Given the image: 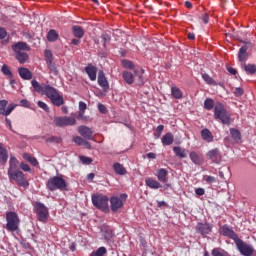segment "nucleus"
<instances>
[{
  "instance_id": "nucleus-1",
  "label": "nucleus",
  "mask_w": 256,
  "mask_h": 256,
  "mask_svg": "<svg viewBox=\"0 0 256 256\" xmlns=\"http://www.w3.org/2000/svg\"><path fill=\"white\" fill-rule=\"evenodd\" d=\"M7 175L10 183H16L19 187H24V189L29 187V181L25 178V174L19 170V160L15 156L10 157Z\"/></svg>"
},
{
  "instance_id": "nucleus-2",
  "label": "nucleus",
  "mask_w": 256,
  "mask_h": 256,
  "mask_svg": "<svg viewBox=\"0 0 256 256\" xmlns=\"http://www.w3.org/2000/svg\"><path fill=\"white\" fill-rule=\"evenodd\" d=\"M214 119H216V121H219L223 125H231V123H233V120L231 119V114L221 103L216 104L214 107Z\"/></svg>"
},
{
  "instance_id": "nucleus-3",
  "label": "nucleus",
  "mask_w": 256,
  "mask_h": 256,
  "mask_svg": "<svg viewBox=\"0 0 256 256\" xmlns=\"http://www.w3.org/2000/svg\"><path fill=\"white\" fill-rule=\"evenodd\" d=\"M143 73H145V70L143 69L134 70V74L129 71H124L122 77L128 85H133V83L136 85H144L145 80L143 78Z\"/></svg>"
},
{
  "instance_id": "nucleus-4",
  "label": "nucleus",
  "mask_w": 256,
  "mask_h": 256,
  "mask_svg": "<svg viewBox=\"0 0 256 256\" xmlns=\"http://www.w3.org/2000/svg\"><path fill=\"white\" fill-rule=\"evenodd\" d=\"M46 187L49 191H65L67 182L62 176H53L46 182Z\"/></svg>"
},
{
  "instance_id": "nucleus-5",
  "label": "nucleus",
  "mask_w": 256,
  "mask_h": 256,
  "mask_svg": "<svg viewBox=\"0 0 256 256\" xmlns=\"http://www.w3.org/2000/svg\"><path fill=\"white\" fill-rule=\"evenodd\" d=\"M48 99H50L52 105H56V107H61L65 103L63 100V96L59 94V91L52 87L51 85H47L44 90V94Z\"/></svg>"
},
{
  "instance_id": "nucleus-6",
  "label": "nucleus",
  "mask_w": 256,
  "mask_h": 256,
  "mask_svg": "<svg viewBox=\"0 0 256 256\" xmlns=\"http://www.w3.org/2000/svg\"><path fill=\"white\" fill-rule=\"evenodd\" d=\"M6 229L11 233H15V231H19V225L21 220L19 219V215L15 212H7L6 213Z\"/></svg>"
},
{
  "instance_id": "nucleus-7",
  "label": "nucleus",
  "mask_w": 256,
  "mask_h": 256,
  "mask_svg": "<svg viewBox=\"0 0 256 256\" xmlns=\"http://www.w3.org/2000/svg\"><path fill=\"white\" fill-rule=\"evenodd\" d=\"M92 203L94 207H97V209H101L102 211H107V209H109V197L103 194L92 195Z\"/></svg>"
},
{
  "instance_id": "nucleus-8",
  "label": "nucleus",
  "mask_w": 256,
  "mask_h": 256,
  "mask_svg": "<svg viewBox=\"0 0 256 256\" xmlns=\"http://www.w3.org/2000/svg\"><path fill=\"white\" fill-rule=\"evenodd\" d=\"M235 245H236L239 253L243 256H252L253 253H255V248H253V245L247 244L240 238H238L236 240Z\"/></svg>"
},
{
  "instance_id": "nucleus-9",
  "label": "nucleus",
  "mask_w": 256,
  "mask_h": 256,
  "mask_svg": "<svg viewBox=\"0 0 256 256\" xmlns=\"http://www.w3.org/2000/svg\"><path fill=\"white\" fill-rule=\"evenodd\" d=\"M54 123L57 127H73L77 125V120L71 116H60L54 118Z\"/></svg>"
},
{
  "instance_id": "nucleus-10",
  "label": "nucleus",
  "mask_w": 256,
  "mask_h": 256,
  "mask_svg": "<svg viewBox=\"0 0 256 256\" xmlns=\"http://www.w3.org/2000/svg\"><path fill=\"white\" fill-rule=\"evenodd\" d=\"M34 209L36 211L38 220L42 223H46L47 218L49 217V210L45 207V204L36 202L34 204Z\"/></svg>"
},
{
  "instance_id": "nucleus-11",
  "label": "nucleus",
  "mask_w": 256,
  "mask_h": 256,
  "mask_svg": "<svg viewBox=\"0 0 256 256\" xmlns=\"http://www.w3.org/2000/svg\"><path fill=\"white\" fill-rule=\"evenodd\" d=\"M127 200V194H121L120 197L113 196L110 199V207L112 211H119L123 207V201Z\"/></svg>"
},
{
  "instance_id": "nucleus-12",
  "label": "nucleus",
  "mask_w": 256,
  "mask_h": 256,
  "mask_svg": "<svg viewBox=\"0 0 256 256\" xmlns=\"http://www.w3.org/2000/svg\"><path fill=\"white\" fill-rule=\"evenodd\" d=\"M219 233L224 237H229V239H232L234 243L239 239V236L237 235V233H235V231H233V229L228 225H224L220 227Z\"/></svg>"
},
{
  "instance_id": "nucleus-13",
  "label": "nucleus",
  "mask_w": 256,
  "mask_h": 256,
  "mask_svg": "<svg viewBox=\"0 0 256 256\" xmlns=\"http://www.w3.org/2000/svg\"><path fill=\"white\" fill-rule=\"evenodd\" d=\"M206 157L216 165H219L222 161L221 151L218 148L208 151Z\"/></svg>"
},
{
  "instance_id": "nucleus-14",
  "label": "nucleus",
  "mask_w": 256,
  "mask_h": 256,
  "mask_svg": "<svg viewBox=\"0 0 256 256\" xmlns=\"http://www.w3.org/2000/svg\"><path fill=\"white\" fill-rule=\"evenodd\" d=\"M213 231V225L209 223H198L196 226V232L200 233V235H209Z\"/></svg>"
},
{
  "instance_id": "nucleus-15",
  "label": "nucleus",
  "mask_w": 256,
  "mask_h": 256,
  "mask_svg": "<svg viewBox=\"0 0 256 256\" xmlns=\"http://www.w3.org/2000/svg\"><path fill=\"white\" fill-rule=\"evenodd\" d=\"M78 133H80L84 139H88L89 141L93 140V130L87 126H79Z\"/></svg>"
},
{
  "instance_id": "nucleus-16",
  "label": "nucleus",
  "mask_w": 256,
  "mask_h": 256,
  "mask_svg": "<svg viewBox=\"0 0 256 256\" xmlns=\"http://www.w3.org/2000/svg\"><path fill=\"white\" fill-rule=\"evenodd\" d=\"M12 50L14 53H23V51H31V47H29L27 42H17L12 45Z\"/></svg>"
},
{
  "instance_id": "nucleus-17",
  "label": "nucleus",
  "mask_w": 256,
  "mask_h": 256,
  "mask_svg": "<svg viewBox=\"0 0 256 256\" xmlns=\"http://www.w3.org/2000/svg\"><path fill=\"white\" fill-rule=\"evenodd\" d=\"M98 85L103 89V91H109V81H107V77H105V73H103V71L98 73Z\"/></svg>"
},
{
  "instance_id": "nucleus-18",
  "label": "nucleus",
  "mask_w": 256,
  "mask_h": 256,
  "mask_svg": "<svg viewBox=\"0 0 256 256\" xmlns=\"http://www.w3.org/2000/svg\"><path fill=\"white\" fill-rule=\"evenodd\" d=\"M85 71H86L90 81L97 80V67L93 66L92 64H89L85 67Z\"/></svg>"
},
{
  "instance_id": "nucleus-19",
  "label": "nucleus",
  "mask_w": 256,
  "mask_h": 256,
  "mask_svg": "<svg viewBox=\"0 0 256 256\" xmlns=\"http://www.w3.org/2000/svg\"><path fill=\"white\" fill-rule=\"evenodd\" d=\"M31 85L36 91V93H40V95H44L45 89H47V84H40L37 80H32Z\"/></svg>"
},
{
  "instance_id": "nucleus-20",
  "label": "nucleus",
  "mask_w": 256,
  "mask_h": 256,
  "mask_svg": "<svg viewBox=\"0 0 256 256\" xmlns=\"http://www.w3.org/2000/svg\"><path fill=\"white\" fill-rule=\"evenodd\" d=\"M168 175L169 172L167 169L161 168L157 171L156 177L161 183H167L169 181V178H167Z\"/></svg>"
},
{
  "instance_id": "nucleus-21",
  "label": "nucleus",
  "mask_w": 256,
  "mask_h": 256,
  "mask_svg": "<svg viewBox=\"0 0 256 256\" xmlns=\"http://www.w3.org/2000/svg\"><path fill=\"white\" fill-rule=\"evenodd\" d=\"M201 137L206 143H213V133L211 130L205 128L201 130Z\"/></svg>"
},
{
  "instance_id": "nucleus-22",
  "label": "nucleus",
  "mask_w": 256,
  "mask_h": 256,
  "mask_svg": "<svg viewBox=\"0 0 256 256\" xmlns=\"http://www.w3.org/2000/svg\"><path fill=\"white\" fill-rule=\"evenodd\" d=\"M145 184L147 187H150V189H161L162 185L157 180L153 178H146Z\"/></svg>"
},
{
  "instance_id": "nucleus-23",
  "label": "nucleus",
  "mask_w": 256,
  "mask_h": 256,
  "mask_svg": "<svg viewBox=\"0 0 256 256\" xmlns=\"http://www.w3.org/2000/svg\"><path fill=\"white\" fill-rule=\"evenodd\" d=\"M8 159H9V153L7 152V149L3 147V144L0 143V163H2V165H5Z\"/></svg>"
},
{
  "instance_id": "nucleus-24",
  "label": "nucleus",
  "mask_w": 256,
  "mask_h": 256,
  "mask_svg": "<svg viewBox=\"0 0 256 256\" xmlns=\"http://www.w3.org/2000/svg\"><path fill=\"white\" fill-rule=\"evenodd\" d=\"M162 145H173V141H175V137L171 132L166 133L161 138Z\"/></svg>"
},
{
  "instance_id": "nucleus-25",
  "label": "nucleus",
  "mask_w": 256,
  "mask_h": 256,
  "mask_svg": "<svg viewBox=\"0 0 256 256\" xmlns=\"http://www.w3.org/2000/svg\"><path fill=\"white\" fill-rule=\"evenodd\" d=\"M113 169H114V172L116 173V175H127V170L119 162L114 163Z\"/></svg>"
},
{
  "instance_id": "nucleus-26",
  "label": "nucleus",
  "mask_w": 256,
  "mask_h": 256,
  "mask_svg": "<svg viewBox=\"0 0 256 256\" xmlns=\"http://www.w3.org/2000/svg\"><path fill=\"white\" fill-rule=\"evenodd\" d=\"M18 73L22 79L29 80V79H32L33 77V74L27 68H19Z\"/></svg>"
},
{
  "instance_id": "nucleus-27",
  "label": "nucleus",
  "mask_w": 256,
  "mask_h": 256,
  "mask_svg": "<svg viewBox=\"0 0 256 256\" xmlns=\"http://www.w3.org/2000/svg\"><path fill=\"white\" fill-rule=\"evenodd\" d=\"M173 151L176 157H180V159H185L187 157V150L181 148L180 146H174Z\"/></svg>"
},
{
  "instance_id": "nucleus-28",
  "label": "nucleus",
  "mask_w": 256,
  "mask_h": 256,
  "mask_svg": "<svg viewBox=\"0 0 256 256\" xmlns=\"http://www.w3.org/2000/svg\"><path fill=\"white\" fill-rule=\"evenodd\" d=\"M190 159L194 165H201L203 163V158L197 152H191L190 153Z\"/></svg>"
},
{
  "instance_id": "nucleus-29",
  "label": "nucleus",
  "mask_w": 256,
  "mask_h": 256,
  "mask_svg": "<svg viewBox=\"0 0 256 256\" xmlns=\"http://www.w3.org/2000/svg\"><path fill=\"white\" fill-rule=\"evenodd\" d=\"M72 31L74 36H76L78 39H83L85 31L81 26H73Z\"/></svg>"
},
{
  "instance_id": "nucleus-30",
  "label": "nucleus",
  "mask_w": 256,
  "mask_h": 256,
  "mask_svg": "<svg viewBox=\"0 0 256 256\" xmlns=\"http://www.w3.org/2000/svg\"><path fill=\"white\" fill-rule=\"evenodd\" d=\"M16 59L22 64L27 63L29 61V54L26 52H16Z\"/></svg>"
},
{
  "instance_id": "nucleus-31",
  "label": "nucleus",
  "mask_w": 256,
  "mask_h": 256,
  "mask_svg": "<svg viewBox=\"0 0 256 256\" xmlns=\"http://www.w3.org/2000/svg\"><path fill=\"white\" fill-rule=\"evenodd\" d=\"M230 135L232 139H234L235 143H239L241 141V132L239 130L231 128Z\"/></svg>"
},
{
  "instance_id": "nucleus-32",
  "label": "nucleus",
  "mask_w": 256,
  "mask_h": 256,
  "mask_svg": "<svg viewBox=\"0 0 256 256\" xmlns=\"http://www.w3.org/2000/svg\"><path fill=\"white\" fill-rule=\"evenodd\" d=\"M23 157L25 161H28V163L33 165V167H37V165H39V161H37V158L29 155L28 153H25Z\"/></svg>"
},
{
  "instance_id": "nucleus-33",
  "label": "nucleus",
  "mask_w": 256,
  "mask_h": 256,
  "mask_svg": "<svg viewBox=\"0 0 256 256\" xmlns=\"http://www.w3.org/2000/svg\"><path fill=\"white\" fill-rule=\"evenodd\" d=\"M47 39L53 43L59 39V33H57L55 30H50L47 34Z\"/></svg>"
},
{
  "instance_id": "nucleus-34",
  "label": "nucleus",
  "mask_w": 256,
  "mask_h": 256,
  "mask_svg": "<svg viewBox=\"0 0 256 256\" xmlns=\"http://www.w3.org/2000/svg\"><path fill=\"white\" fill-rule=\"evenodd\" d=\"M1 72L3 75H5L8 79H13V72L11 71V68L7 65H3L1 67Z\"/></svg>"
},
{
  "instance_id": "nucleus-35",
  "label": "nucleus",
  "mask_w": 256,
  "mask_h": 256,
  "mask_svg": "<svg viewBox=\"0 0 256 256\" xmlns=\"http://www.w3.org/2000/svg\"><path fill=\"white\" fill-rule=\"evenodd\" d=\"M171 94H172V97H174V99H182L183 97V92L181 91V89L177 87L171 88Z\"/></svg>"
},
{
  "instance_id": "nucleus-36",
  "label": "nucleus",
  "mask_w": 256,
  "mask_h": 256,
  "mask_svg": "<svg viewBox=\"0 0 256 256\" xmlns=\"http://www.w3.org/2000/svg\"><path fill=\"white\" fill-rule=\"evenodd\" d=\"M238 59L239 61H245L247 59V47L243 46L239 49Z\"/></svg>"
},
{
  "instance_id": "nucleus-37",
  "label": "nucleus",
  "mask_w": 256,
  "mask_h": 256,
  "mask_svg": "<svg viewBox=\"0 0 256 256\" xmlns=\"http://www.w3.org/2000/svg\"><path fill=\"white\" fill-rule=\"evenodd\" d=\"M107 255V248L100 247L96 251L92 252L90 256H105Z\"/></svg>"
},
{
  "instance_id": "nucleus-38",
  "label": "nucleus",
  "mask_w": 256,
  "mask_h": 256,
  "mask_svg": "<svg viewBox=\"0 0 256 256\" xmlns=\"http://www.w3.org/2000/svg\"><path fill=\"white\" fill-rule=\"evenodd\" d=\"M244 71H246V73H249L250 75H253V73H256V65L255 64H245Z\"/></svg>"
},
{
  "instance_id": "nucleus-39",
  "label": "nucleus",
  "mask_w": 256,
  "mask_h": 256,
  "mask_svg": "<svg viewBox=\"0 0 256 256\" xmlns=\"http://www.w3.org/2000/svg\"><path fill=\"white\" fill-rule=\"evenodd\" d=\"M202 79L205 81V83H207V85H217V82H215V80L209 76V74H202Z\"/></svg>"
},
{
  "instance_id": "nucleus-40",
  "label": "nucleus",
  "mask_w": 256,
  "mask_h": 256,
  "mask_svg": "<svg viewBox=\"0 0 256 256\" xmlns=\"http://www.w3.org/2000/svg\"><path fill=\"white\" fill-rule=\"evenodd\" d=\"M204 107L207 109V111H211L213 107H215V102L211 98H207L204 102Z\"/></svg>"
},
{
  "instance_id": "nucleus-41",
  "label": "nucleus",
  "mask_w": 256,
  "mask_h": 256,
  "mask_svg": "<svg viewBox=\"0 0 256 256\" xmlns=\"http://www.w3.org/2000/svg\"><path fill=\"white\" fill-rule=\"evenodd\" d=\"M14 110H15V105L10 104L6 110L2 109V111H0V113H1V115H4L5 117H7V116L11 115V112H13Z\"/></svg>"
},
{
  "instance_id": "nucleus-42",
  "label": "nucleus",
  "mask_w": 256,
  "mask_h": 256,
  "mask_svg": "<svg viewBox=\"0 0 256 256\" xmlns=\"http://www.w3.org/2000/svg\"><path fill=\"white\" fill-rule=\"evenodd\" d=\"M14 110H15V105L10 104L6 110L2 109V111H0V113H1V115H4L5 117H7V116L11 115V112H13Z\"/></svg>"
},
{
  "instance_id": "nucleus-43",
  "label": "nucleus",
  "mask_w": 256,
  "mask_h": 256,
  "mask_svg": "<svg viewBox=\"0 0 256 256\" xmlns=\"http://www.w3.org/2000/svg\"><path fill=\"white\" fill-rule=\"evenodd\" d=\"M46 64L51 73H54V75H58L59 70H57V66H55V63H53V61L46 62Z\"/></svg>"
},
{
  "instance_id": "nucleus-44",
  "label": "nucleus",
  "mask_w": 256,
  "mask_h": 256,
  "mask_svg": "<svg viewBox=\"0 0 256 256\" xmlns=\"http://www.w3.org/2000/svg\"><path fill=\"white\" fill-rule=\"evenodd\" d=\"M87 110V104L83 101L79 102V117H83L85 111Z\"/></svg>"
},
{
  "instance_id": "nucleus-45",
  "label": "nucleus",
  "mask_w": 256,
  "mask_h": 256,
  "mask_svg": "<svg viewBox=\"0 0 256 256\" xmlns=\"http://www.w3.org/2000/svg\"><path fill=\"white\" fill-rule=\"evenodd\" d=\"M212 256H231V255H229V253H227L225 251H221L219 249H213Z\"/></svg>"
},
{
  "instance_id": "nucleus-46",
  "label": "nucleus",
  "mask_w": 256,
  "mask_h": 256,
  "mask_svg": "<svg viewBox=\"0 0 256 256\" xmlns=\"http://www.w3.org/2000/svg\"><path fill=\"white\" fill-rule=\"evenodd\" d=\"M79 159L83 165H91L93 163V159L87 156H80Z\"/></svg>"
},
{
  "instance_id": "nucleus-47",
  "label": "nucleus",
  "mask_w": 256,
  "mask_h": 256,
  "mask_svg": "<svg viewBox=\"0 0 256 256\" xmlns=\"http://www.w3.org/2000/svg\"><path fill=\"white\" fill-rule=\"evenodd\" d=\"M45 61L46 63H50V61H53V53L51 50H45Z\"/></svg>"
},
{
  "instance_id": "nucleus-48",
  "label": "nucleus",
  "mask_w": 256,
  "mask_h": 256,
  "mask_svg": "<svg viewBox=\"0 0 256 256\" xmlns=\"http://www.w3.org/2000/svg\"><path fill=\"white\" fill-rule=\"evenodd\" d=\"M46 143H61V138L57 136H51L46 139Z\"/></svg>"
},
{
  "instance_id": "nucleus-49",
  "label": "nucleus",
  "mask_w": 256,
  "mask_h": 256,
  "mask_svg": "<svg viewBox=\"0 0 256 256\" xmlns=\"http://www.w3.org/2000/svg\"><path fill=\"white\" fill-rule=\"evenodd\" d=\"M37 105L38 107H40V109H43V111H46V113H49V106L45 102L38 101Z\"/></svg>"
},
{
  "instance_id": "nucleus-50",
  "label": "nucleus",
  "mask_w": 256,
  "mask_h": 256,
  "mask_svg": "<svg viewBox=\"0 0 256 256\" xmlns=\"http://www.w3.org/2000/svg\"><path fill=\"white\" fill-rule=\"evenodd\" d=\"M122 66L125 67V69H133V62L129 60H122Z\"/></svg>"
},
{
  "instance_id": "nucleus-51",
  "label": "nucleus",
  "mask_w": 256,
  "mask_h": 256,
  "mask_svg": "<svg viewBox=\"0 0 256 256\" xmlns=\"http://www.w3.org/2000/svg\"><path fill=\"white\" fill-rule=\"evenodd\" d=\"M74 143H76V145H84L85 139H83L81 136H76L74 137Z\"/></svg>"
},
{
  "instance_id": "nucleus-52",
  "label": "nucleus",
  "mask_w": 256,
  "mask_h": 256,
  "mask_svg": "<svg viewBox=\"0 0 256 256\" xmlns=\"http://www.w3.org/2000/svg\"><path fill=\"white\" fill-rule=\"evenodd\" d=\"M20 169H22V171H25L27 173H31V167H29L28 164H25L24 162L20 164Z\"/></svg>"
},
{
  "instance_id": "nucleus-53",
  "label": "nucleus",
  "mask_w": 256,
  "mask_h": 256,
  "mask_svg": "<svg viewBox=\"0 0 256 256\" xmlns=\"http://www.w3.org/2000/svg\"><path fill=\"white\" fill-rule=\"evenodd\" d=\"M204 181H206V183L211 184V183H215V181L217 180L213 176L206 175L204 176Z\"/></svg>"
},
{
  "instance_id": "nucleus-54",
  "label": "nucleus",
  "mask_w": 256,
  "mask_h": 256,
  "mask_svg": "<svg viewBox=\"0 0 256 256\" xmlns=\"http://www.w3.org/2000/svg\"><path fill=\"white\" fill-rule=\"evenodd\" d=\"M244 91L242 90V88H235L234 90V95L235 97H241V95H243Z\"/></svg>"
},
{
  "instance_id": "nucleus-55",
  "label": "nucleus",
  "mask_w": 256,
  "mask_h": 256,
  "mask_svg": "<svg viewBox=\"0 0 256 256\" xmlns=\"http://www.w3.org/2000/svg\"><path fill=\"white\" fill-rule=\"evenodd\" d=\"M7 37V30L5 28L0 27V39H5Z\"/></svg>"
},
{
  "instance_id": "nucleus-56",
  "label": "nucleus",
  "mask_w": 256,
  "mask_h": 256,
  "mask_svg": "<svg viewBox=\"0 0 256 256\" xmlns=\"http://www.w3.org/2000/svg\"><path fill=\"white\" fill-rule=\"evenodd\" d=\"M200 19L207 25V23H209V14H203Z\"/></svg>"
},
{
  "instance_id": "nucleus-57",
  "label": "nucleus",
  "mask_w": 256,
  "mask_h": 256,
  "mask_svg": "<svg viewBox=\"0 0 256 256\" xmlns=\"http://www.w3.org/2000/svg\"><path fill=\"white\" fill-rule=\"evenodd\" d=\"M98 109L100 113H107V107H105L103 104H98Z\"/></svg>"
},
{
  "instance_id": "nucleus-58",
  "label": "nucleus",
  "mask_w": 256,
  "mask_h": 256,
  "mask_svg": "<svg viewBox=\"0 0 256 256\" xmlns=\"http://www.w3.org/2000/svg\"><path fill=\"white\" fill-rule=\"evenodd\" d=\"M195 193H196V195L203 196V195H205V189H203V188H197V189L195 190Z\"/></svg>"
},
{
  "instance_id": "nucleus-59",
  "label": "nucleus",
  "mask_w": 256,
  "mask_h": 256,
  "mask_svg": "<svg viewBox=\"0 0 256 256\" xmlns=\"http://www.w3.org/2000/svg\"><path fill=\"white\" fill-rule=\"evenodd\" d=\"M163 129H165V126L163 125H159L157 128H156V131L158 133V137H161V133H163Z\"/></svg>"
},
{
  "instance_id": "nucleus-60",
  "label": "nucleus",
  "mask_w": 256,
  "mask_h": 256,
  "mask_svg": "<svg viewBox=\"0 0 256 256\" xmlns=\"http://www.w3.org/2000/svg\"><path fill=\"white\" fill-rule=\"evenodd\" d=\"M227 71H228V73H230L231 75H237V70L234 69V68L231 67V66H228V67H227Z\"/></svg>"
},
{
  "instance_id": "nucleus-61",
  "label": "nucleus",
  "mask_w": 256,
  "mask_h": 256,
  "mask_svg": "<svg viewBox=\"0 0 256 256\" xmlns=\"http://www.w3.org/2000/svg\"><path fill=\"white\" fill-rule=\"evenodd\" d=\"M7 107V100H1L0 101V109H5Z\"/></svg>"
},
{
  "instance_id": "nucleus-62",
  "label": "nucleus",
  "mask_w": 256,
  "mask_h": 256,
  "mask_svg": "<svg viewBox=\"0 0 256 256\" xmlns=\"http://www.w3.org/2000/svg\"><path fill=\"white\" fill-rule=\"evenodd\" d=\"M147 157H148V159H156L157 154H155L153 152H150V153L147 154Z\"/></svg>"
},
{
  "instance_id": "nucleus-63",
  "label": "nucleus",
  "mask_w": 256,
  "mask_h": 256,
  "mask_svg": "<svg viewBox=\"0 0 256 256\" xmlns=\"http://www.w3.org/2000/svg\"><path fill=\"white\" fill-rule=\"evenodd\" d=\"M20 103L23 107H28L29 105V102L26 99L21 100Z\"/></svg>"
},
{
  "instance_id": "nucleus-64",
  "label": "nucleus",
  "mask_w": 256,
  "mask_h": 256,
  "mask_svg": "<svg viewBox=\"0 0 256 256\" xmlns=\"http://www.w3.org/2000/svg\"><path fill=\"white\" fill-rule=\"evenodd\" d=\"M79 43H81V41L78 40V39H73V40L71 41V45H79Z\"/></svg>"
}]
</instances>
